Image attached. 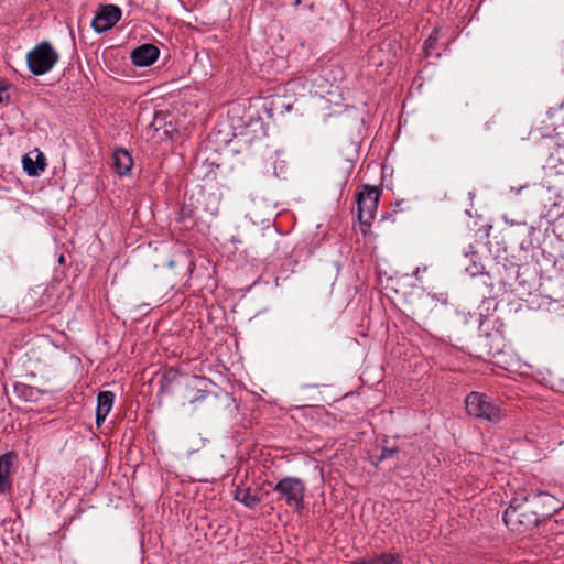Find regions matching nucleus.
Instances as JSON below:
<instances>
[{
  "label": "nucleus",
  "mask_w": 564,
  "mask_h": 564,
  "mask_svg": "<svg viewBox=\"0 0 564 564\" xmlns=\"http://www.w3.org/2000/svg\"><path fill=\"white\" fill-rule=\"evenodd\" d=\"M184 400L193 410L216 411L225 405L229 395L205 377L193 376L185 383Z\"/></svg>",
  "instance_id": "1"
},
{
  "label": "nucleus",
  "mask_w": 564,
  "mask_h": 564,
  "mask_svg": "<svg viewBox=\"0 0 564 564\" xmlns=\"http://www.w3.org/2000/svg\"><path fill=\"white\" fill-rule=\"evenodd\" d=\"M528 500L524 490L518 491L505 510L503 522L510 530L523 533L540 523Z\"/></svg>",
  "instance_id": "2"
},
{
  "label": "nucleus",
  "mask_w": 564,
  "mask_h": 564,
  "mask_svg": "<svg viewBox=\"0 0 564 564\" xmlns=\"http://www.w3.org/2000/svg\"><path fill=\"white\" fill-rule=\"evenodd\" d=\"M273 492L278 495L276 501H283L285 506L301 512L304 505L306 485L299 477L288 476L281 478L273 487Z\"/></svg>",
  "instance_id": "3"
},
{
  "label": "nucleus",
  "mask_w": 564,
  "mask_h": 564,
  "mask_svg": "<svg viewBox=\"0 0 564 564\" xmlns=\"http://www.w3.org/2000/svg\"><path fill=\"white\" fill-rule=\"evenodd\" d=\"M466 411L469 415L498 423L506 415L502 409L494 403L485 393L473 391L465 399Z\"/></svg>",
  "instance_id": "4"
},
{
  "label": "nucleus",
  "mask_w": 564,
  "mask_h": 564,
  "mask_svg": "<svg viewBox=\"0 0 564 564\" xmlns=\"http://www.w3.org/2000/svg\"><path fill=\"white\" fill-rule=\"evenodd\" d=\"M58 61V53L48 42H42L36 45L26 55V62L30 70L36 75H43L50 72Z\"/></svg>",
  "instance_id": "5"
},
{
  "label": "nucleus",
  "mask_w": 564,
  "mask_h": 564,
  "mask_svg": "<svg viewBox=\"0 0 564 564\" xmlns=\"http://www.w3.org/2000/svg\"><path fill=\"white\" fill-rule=\"evenodd\" d=\"M379 196V191L368 185H365L364 191L357 196V216L364 234L371 225L378 207Z\"/></svg>",
  "instance_id": "6"
},
{
  "label": "nucleus",
  "mask_w": 564,
  "mask_h": 564,
  "mask_svg": "<svg viewBox=\"0 0 564 564\" xmlns=\"http://www.w3.org/2000/svg\"><path fill=\"white\" fill-rule=\"evenodd\" d=\"M528 502L531 503L539 522L552 517L563 507L561 500L549 492L539 491L529 495Z\"/></svg>",
  "instance_id": "7"
},
{
  "label": "nucleus",
  "mask_w": 564,
  "mask_h": 564,
  "mask_svg": "<svg viewBox=\"0 0 564 564\" xmlns=\"http://www.w3.org/2000/svg\"><path fill=\"white\" fill-rule=\"evenodd\" d=\"M121 18V9L115 4L100 6L91 26L97 33L110 30Z\"/></svg>",
  "instance_id": "8"
},
{
  "label": "nucleus",
  "mask_w": 564,
  "mask_h": 564,
  "mask_svg": "<svg viewBox=\"0 0 564 564\" xmlns=\"http://www.w3.org/2000/svg\"><path fill=\"white\" fill-rule=\"evenodd\" d=\"M392 48L393 43L391 41H384L372 46L368 52L369 63L376 67H384V69H389L394 58Z\"/></svg>",
  "instance_id": "9"
},
{
  "label": "nucleus",
  "mask_w": 564,
  "mask_h": 564,
  "mask_svg": "<svg viewBox=\"0 0 564 564\" xmlns=\"http://www.w3.org/2000/svg\"><path fill=\"white\" fill-rule=\"evenodd\" d=\"M160 50L153 44H143L131 52V61L135 66L152 65L159 57Z\"/></svg>",
  "instance_id": "10"
},
{
  "label": "nucleus",
  "mask_w": 564,
  "mask_h": 564,
  "mask_svg": "<svg viewBox=\"0 0 564 564\" xmlns=\"http://www.w3.org/2000/svg\"><path fill=\"white\" fill-rule=\"evenodd\" d=\"M115 400L111 391H101L97 395L96 423L100 425L109 414Z\"/></svg>",
  "instance_id": "11"
},
{
  "label": "nucleus",
  "mask_w": 564,
  "mask_h": 564,
  "mask_svg": "<svg viewBox=\"0 0 564 564\" xmlns=\"http://www.w3.org/2000/svg\"><path fill=\"white\" fill-rule=\"evenodd\" d=\"M13 458L14 455L12 454L0 456V495H4L11 490L10 470Z\"/></svg>",
  "instance_id": "12"
},
{
  "label": "nucleus",
  "mask_w": 564,
  "mask_h": 564,
  "mask_svg": "<svg viewBox=\"0 0 564 564\" xmlns=\"http://www.w3.org/2000/svg\"><path fill=\"white\" fill-rule=\"evenodd\" d=\"M112 165L120 176L126 175L133 165V160L127 150L118 149L112 154Z\"/></svg>",
  "instance_id": "13"
},
{
  "label": "nucleus",
  "mask_w": 564,
  "mask_h": 564,
  "mask_svg": "<svg viewBox=\"0 0 564 564\" xmlns=\"http://www.w3.org/2000/svg\"><path fill=\"white\" fill-rule=\"evenodd\" d=\"M234 499L243 503L247 508L253 509L260 503V498L251 492V488L237 487L234 491Z\"/></svg>",
  "instance_id": "14"
},
{
  "label": "nucleus",
  "mask_w": 564,
  "mask_h": 564,
  "mask_svg": "<svg viewBox=\"0 0 564 564\" xmlns=\"http://www.w3.org/2000/svg\"><path fill=\"white\" fill-rule=\"evenodd\" d=\"M23 169L28 172L30 176H36L40 172L44 171L46 163L43 153L39 152L36 155V160L33 161L29 155H24L23 160Z\"/></svg>",
  "instance_id": "15"
},
{
  "label": "nucleus",
  "mask_w": 564,
  "mask_h": 564,
  "mask_svg": "<svg viewBox=\"0 0 564 564\" xmlns=\"http://www.w3.org/2000/svg\"><path fill=\"white\" fill-rule=\"evenodd\" d=\"M351 564H401L399 557L391 553H382L361 562H354Z\"/></svg>",
  "instance_id": "16"
},
{
  "label": "nucleus",
  "mask_w": 564,
  "mask_h": 564,
  "mask_svg": "<svg viewBox=\"0 0 564 564\" xmlns=\"http://www.w3.org/2000/svg\"><path fill=\"white\" fill-rule=\"evenodd\" d=\"M13 392L18 399L26 402L35 400L37 394L36 390L24 383H15L13 387Z\"/></svg>",
  "instance_id": "17"
},
{
  "label": "nucleus",
  "mask_w": 564,
  "mask_h": 564,
  "mask_svg": "<svg viewBox=\"0 0 564 564\" xmlns=\"http://www.w3.org/2000/svg\"><path fill=\"white\" fill-rule=\"evenodd\" d=\"M398 452H399L398 446H392V447L383 446L381 448L380 455L376 459L372 460V464L375 466H378L384 459L392 458Z\"/></svg>",
  "instance_id": "18"
},
{
  "label": "nucleus",
  "mask_w": 564,
  "mask_h": 564,
  "mask_svg": "<svg viewBox=\"0 0 564 564\" xmlns=\"http://www.w3.org/2000/svg\"><path fill=\"white\" fill-rule=\"evenodd\" d=\"M437 33L438 29H434L431 35L427 37V40L424 43V51L429 55L431 53V50L434 47L435 43L437 42Z\"/></svg>",
  "instance_id": "19"
},
{
  "label": "nucleus",
  "mask_w": 564,
  "mask_h": 564,
  "mask_svg": "<svg viewBox=\"0 0 564 564\" xmlns=\"http://www.w3.org/2000/svg\"><path fill=\"white\" fill-rule=\"evenodd\" d=\"M175 375H176V370L173 369V368H170L169 371L164 375V379L165 380H172L175 378Z\"/></svg>",
  "instance_id": "20"
},
{
  "label": "nucleus",
  "mask_w": 564,
  "mask_h": 564,
  "mask_svg": "<svg viewBox=\"0 0 564 564\" xmlns=\"http://www.w3.org/2000/svg\"><path fill=\"white\" fill-rule=\"evenodd\" d=\"M8 86L4 82H0V104L3 101L2 93L7 91Z\"/></svg>",
  "instance_id": "21"
},
{
  "label": "nucleus",
  "mask_w": 564,
  "mask_h": 564,
  "mask_svg": "<svg viewBox=\"0 0 564 564\" xmlns=\"http://www.w3.org/2000/svg\"><path fill=\"white\" fill-rule=\"evenodd\" d=\"M505 364L507 365L505 368L506 370H509V371H518L519 369H516L514 368V362L513 361H505Z\"/></svg>",
  "instance_id": "22"
},
{
  "label": "nucleus",
  "mask_w": 564,
  "mask_h": 564,
  "mask_svg": "<svg viewBox=\"0 0 564 564\" xmlns=\"http://www.w3.org/2000/svg\"><path fill=\"white\" fill-rule=\"evenodd\" d=\"M301 3V0H295L294 4L299 6Z\"/></svg>",
  "instance_id": "23"
}]
</instances>
